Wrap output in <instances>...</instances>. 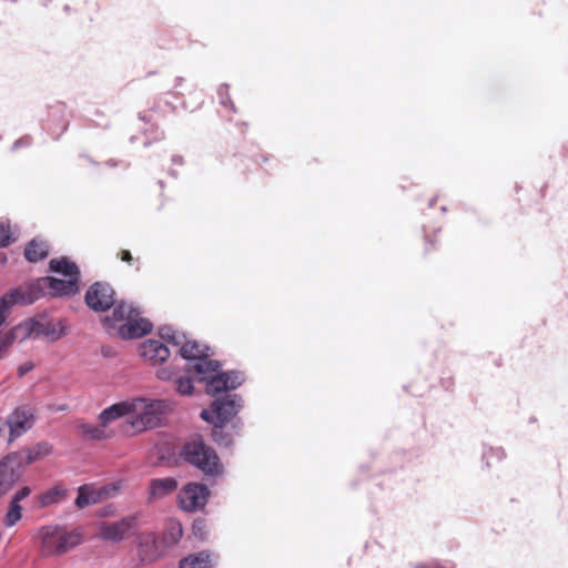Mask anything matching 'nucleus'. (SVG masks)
Instances as JSON below:
<instances>
[{"instance_id": "obj_1", "label": "nucleus", "mask_w": 568, "mask_h": 568, "mask_svg": "<svg viewBox=\"0 0 568 568\" xmlns=\"http://www.w3.org/2000/svg\"><path fill=\"white\" fill-rule=\"evenodd\" d=\"M178 347L180 355L187 361L186 372L192 374L199 382L206 384V393L217 395L223 392L235 389L244 382L243 373L239 371H221V363L210 358L212 353L207 345L196 341H190L185 336Z\"/></svg>"}, {"instance_id": "obj_2", "label": "nucleus", "mask_w": 568, "mask_h": 568, "mask_svg": "<svg viewBox=\"0 0 568 568\" xmlns=\"http://www.w3.org/2000/svg\"><path fill=\"white\" fill-rule=\"evenodd\" d=\"M174 404L169 399H154L148 397L131 398V417L129 427L132 433H143L163 425Z\"/></svg>"}, {"instance_id": "obj_3", "label": "nucleus", "mask_w": 568, "mask_h": 568, "mask_svg": "<svg viewBox=\"0 0 568 568\" xmlns=\"http://www.w3.org/2000/svg\"><path fill=\"white\" fill-rule=\"evenodd\" d=\"M183 460L203 473L204 476L216 478L223 474V465L216 452L205 444L201 436L187 439L180 452Z\"/></svg>"}, {"instance_id": "obj_4", "label": "nucleus", "mask_w": 568, "mask_h": 568, "mask_svg": "<svg viewBox=\"0 0 568 568\" xmlns=\"http://www.w3.org/2000/svg\"><path fill=\"white\" fill-rule=\"evenodd\" d=\"M123 321L125 322L119 326V334L125 339L142 337L152 329L151 322L140 317L139 310L125 302L116 304L112 316H106L103 324L105 327L113 328Z\"/></svg>"}, {"instance_id": "obj_5", "label": "nucleus", "mask_w": 568, "mask_h": 568, "mask_svg": "<svg viewBox=\"0 0 568 568\" xmlns=\"http://www.w3.org/2000/svg\"><path fill=\"white\" fill-rule=\"evenodd\" d=\"M41 552L43 556H60L82 542L79 530H67L60 526H47L40 530Z\"/></svg>"}, {"instance_id": "obj_6", "label": "nucleus", "mask_w": 568, "mask_h": 568, "mask_svg": "<svg viewBox=\"0 0 568 568\" xmlns=\"http://www.w3.org/2000/svg\"><path fill=\"white\" fill-rule=\"evenodd\" d=\"M14 334L21 335V341L45 338L55 342L64 335V329L60 323L50 321L45 315H39L17 325Z\"/></svg>"}, {"instance_id": "obj_7", "label": "nucleus", "mask_w": 568, "mask_h": 568, "mask_svg": "<svg viewBox=\"0 0 568 568\" xmlns=\"http://www.w3.org/2000/svg\"><path fill=\"white\" fill-rule=\"evenodd\" d=\"M243 407L242 397L234 395H225L216 397L212 403V410L203 409L201 418L211 424H224L234 422L239 412Z\"/></svg>"}, {"instance_id": "obj_8", "label": "nucleus", "mask_w": 568, "mask_h": 568, "mask_svg": "<svg viewBox=\"0 0 568 568\" xmlns=\"http://www.w3.org/2000/svg\"><path fill=\"white\" fill-rule=\"evenodd\" d=\"M139 524V515L125 516L116 521L100 523L99 538L113 544L122 541Z\"/></svg>"}, {"instance_id": "obj_9", "label": "nucleus", "mask_w": 568, "mask_h": 568, "mask_svg": "<svg viewBox=\"0 0 568 568\" xmlns=\"http://www.w3.org/2000/svg\"><path fill=\"white\" fill-rule=\"evenodd\" d=\"M87 305L94 312H105L115 304V292L109 283L95 282L84 296Z\"/></svg>"}, {"instance_id": "obj_10", "label": "nucleus", "mask_w": 568, "mask_h": 568, "mask_svg": "<svg viewBox=\"0 0 568 568\" xmlns=\"http://www.w3.org/2000/svg\"><path fill=\"white\" fill-rule=\"evenodd\" d=\"M34 420V409L32 407L28 405L18 406L4 420L10 430L9 440L12 442L31 429Z\"/></svg>"}, {"instance_id": "obj_11", "label": "nucleus", "mask_w": 568, "mask_h": 568, "mask_svg": "<svg viewBox=\"0 0 568 568\" xmlns=\"http://www.w3.org/2000/svg\"><path fill=\"white\" fill-rule=\"evenodd\" d=\"M210 490L203 484L190 483L179 493L180 506L186 511H194L203 508L209 499Z\"/></svg>"}, {"instance_id": "obj_12", "label": "nucleus", "mask_w": 568, "mask_h": 568, "mask_svg": "<svg viewBox=\"0 0 568 568\" xmlns=\"http://www.w3.org/2000/svg\"><path fill=\"white\" fill-rule=\"evenodd\" d=\"M23 467L12 454L7 455L0 462V495L7 494L21 478Z\"/></svg>"}, {"instance_id": "obj_13", "label": "nucleus", "mask_w": 568, "mask_h": 568, "mask_svg": "<svg viewBox=\"0 0 568 568\" xmlns=\"http://www.w3.org/2000/svg\"><path fill=\"white\" fill-rule=\"evenodd\" d=\"M11 292L18 304L29 305L45 294V282L42 278H38L12 288Z\"/></svg>"}, {"instance_id": "obj_14", "label": "nucleus", "mask_w": 568, "mask_h": 568, "mask_svg": "<svg viewBox=\"0 0 568 568\" xmlns=\"http://www.w3.org/2000/svg\"><path fill=\"white\" fill-rule=\"evenodd\" d=\"M139 354L144 359L156 365L162 364L169 358L170 349L164 342L155 338H149L140 344Z\"/></svg>"}, {"instance_id": "obj_15", "label": "nucleus", "mask_w": 568, "mask_h": 568, "mask_svg": "<svg viewBox=\"0 0 568 568\" xmlns=\"http://www.w3.org/2000/svg\"><path fill=\"white\" fill-rule=\"evenodd\" d=\"M116 487H102L98 490L92 489L88 485H83L78 489V496L75 498V506L78 508H84L89 505L98 503L103 497H111L115 495Z\"/></svg>"}, {"instance_id": "obj_16", "label": "nucleus", "mask_w": 568, "mask_h": 568, "mask_svg": "<svg viewBox=\"0 0 568 568\" xmlns=\"http://www.w3.org/2000/svg\"><path fill=\"white\" fill-rule=\"evenodd\" d=\"M45 282V290L52 296H71L79 292V281L77 277L60 280L55 277H42Z\"/></svg>"}, {"instance_id": "obj_17", "label": "nucleus", "mask_w": 568, "mask_h": 568, "mask_svg": "<svg viewBox=\"0 0 568 568\" xmlns=\"http://www.w3.org/2000/svg\"><path fill=\"white\" fill-rule=\"evenodd\" d=\"M231 430L225 429L224 424H213L212 437L213 440L222 447H231L234 443V438L241 435L243 428V422L241 418L235 419L232 423Z\"/></svg>"}, {"instance_id": "obj_18", "label": "nucleus", "mask_w": 568, "mask_h": 568, "mask_svg": "<svg viewBox=\"0 0 568 568\" xmlns=\"http://www.w3.org/2000/svg\"><path fill=\"white\" fill-rule=\"evenodd\" d=\"M50 453L51 445L49 443L42 442L33 445L32 447H28L11 454L17 457V460L20 463V465L26 468L28 465L48 456Z\"/></svg>"}, {"instance_id": "obj_19", "label": "nucleus", "mask_w": 568, "mask_h": 568, "mask_svg": "<svg viewBox=\"0 0 568 568\" xmlns=\"http://www.w3.org/2000/svg\"><path fill=\"white\" fill-rule=\"evenodd\" d=\"M125 416H131V398L104 408L99 415V422L102 426H108L110 423Z\"/></svg>"}, {"instance_id": "obj_20", "label": "nucleus", "mask_w": 568, "mask_h": 568, "mask_svg": "<svg viewBox=\"0 0 568 568\" xmlns=\"http://www.w3.org/2000/svg\"><path fill=\"white\" fill-rule=\"evenodd\" d=\"M178 488V481L173 477L155 478L150 481L149 499L163 498Z\"/></svg>"}, {"instance_id": "obj_21", "label": "nucleus", "mask_w": 568, "mask_h": 568, "mask_svg": "<svg viewBox=\"0 0 568 568\" xmlns=\"http://www.w3.org/2000/svg\"><path fill=\"white\" fill-rule=\"evenodd\" d=\"M139 555L143 561H153L159 554L156 536L153 532L141 534L138 538Z\"/></svg>"}, {"instance_id": "obj_22", "label": "nucleus", "mask_w": 568, "mask_h": 568, "mask_svg": "<svg viewBox=\"0 0 568 568\" xmlns=\"http://www.w3.org/2000/svg\"><path fill=\"white\" fill-rule=\"evenodd\" d=\"M49 254V245L45 241L33 239L24 248V257L31 262L37 263L45 258Z\"/></svg>"}, {"instance_id": "obj_23", "label": "nucleus", "mask_w": 568, "mask_h": 568, "mask_svg": "<svg viewBox=\"0 0 568 568\" xmlns=\"http://www.w3.org/2000/svg\"><path fill=\"white\" fill-rule=\"evenodd\" d=\"M50 270L54 273L64 275L68 278L77 277L80 281V271L75 263L70 262L65 257L54 258L50 261Z\"/></svg>"}, {"instance_id": "obj_24", "label": "nucleus", "mask_w": 568, "mask_h": 568, "mask_svg": "<svg viewBox=\"0 0 568 568\" xmlns=\"http://www.w3.org/2000/svg\"><path fill=\"white\" fill-rule=\"evenodd\" d=\"M180 568H213L211 554L209 551H200L180 561Z\"/></svg>"}, {"instance_id": "obj_25", "label": "nucleus", "mask_w": 568, "mask_h": 568, "mask_svg": "<svg viewBox=\"0 0 568 568\" xmlns=\"http://www.w3.org/2000/svg\"><path fill=\"white\" fill-rule=\"evenodd\" d=\"M106 426L94 425V424H82L80 426L81 434L87 439H95V440H102L110 437V434L105 429Z\"/></svg>"}, {"instance_id": "obj_26", "label": "nucleus", "mask_w": 568, "mask_h": 568, "mask_svg": "<svg viewBox=\"0 0 568 568\" xmlns=\"http://www.w3.org/2000/svg\"><path fill=\"white\" fill-rule=\"evenodd\" d=\"M67 490L62 486H54L40 496V504L43 507L59 504L65 498Z\"/></svg>"}, {"instance_id": "obj_27", "label": "nucleus", "mask_w": 568, "mask_h": 568, "mask_svg": "<svg viewBox=\"0 0 568 568\" xmlns=\"http://www.w3.org/2000/svg\"><path fill=\"white\" fill-rule=\"evenodd\" d=\"M159 335L162 342H168L173 346H179L182 342H185V334L174 329L172 326L161 327Z\"/></svg>"}, {"instance_id": "obj_28", "label": "nucleus", "mask_w": 568, "mask_h": 568, "mask_svg": "<svg viewBox=\"0 0 568 568\" xmlns=\"http://www.w3.org/2000/svg\"><path fill=\"white\" fill-rule=\"evenodd\" d=\"M506 457V454L501 447H487L483 449V460L486 466L490 468L495 463L501 462Z\"/></svg>"}, {"instance_id": "obj_29", "label": "nucleus", "mask_w": 568, "mask_h": 568, "mask_svg": "<svg viewBox=\"0 0 568 568\" xmlns=\"http://www.w3.org/2000/svg\"><path fill=\"white\" fill-rule=\"evenodd\" d=\"M21 506L20 503L10 500L9 509L4 516L3 524L6 527L14 526L21 519Z\"/></svg>"}, {"instance_id": "obj_30", "label": "nucleus", "mask_w": 568, "mask_h": 568, "mask_svg": "<svg viewBox=\"0 0 568 568\" xmlns=\"http://www.w3.org/2000/svg\"><path fill=\"white\" fill-rule=\"evenodd\" d=\"M183 530L179 521H170L166 526L165 539L171 544H176L182 537Z\"/></svg>"}, {"instance_id": "obj_31", "label": "nucleus", "mask_w": 568, "mask_h": 568, "mask_svg": "<svg viewBox=\"0 0 568 568\" xmlns=\"http://www.w3.org/2000/svg\"><path fill=\"white\" fill-rule=\"evenodd\" d=\"M217 95L220 100V104L224 108L230 109L232 112H235V105L232 102L230 94H229V85L223 83L217 89Z\"/></svg>"}, {"instance_id": "obj_32", "label": "nucleus", "mask_w": 568, "mask_h": 568, "mask_svg": "<svg viewBox=\"0 0 568 568\" xmlns=\"http://www.w3.org/2000/svg\"><path fill=\"white\" fill-rule=\"evenodd\" d=\"M175 390L181 395H191L193 383L191 377L180 376L175 379Z\"/></svg>"}, {"instance_id": "obj_33", "label": "nucleus", "mask_w": 568, "mask_h": 568, "mask_svg": "<svg viewBox=\"0 0 568 568\" xmlns=\"http://www.w3.org/2000/svg\"><path fill=\"white\" fill-rule=\"evenodd\" d=\"M17 304L18 302L10 290L2 297H0V317L6 320V312H8L13 305Z\"/></svg>"}, {"instance_id": "obj_34", "label": "nucleus", "mask_w": 568, "mask_h": 568, "mask_svg": "<svg viewBox=\"0 0 568 568\" xmlns=\"http://www.w3.org/2000/svg\"><path fill=\"white\" fill-rule=\"evenodd\" d=\"M14 241L16 239L10 231V225L4 222H0V247H7Z\"/></svg>"}, {"instance_id": "obj_35", "label": "nucleus", "mask_w": 568, "mask_h": 568, "mask_svg": "<svg viewBox=\"0 0 568 568\" xmlns=\"http://www.w3.org/2000/svg\"><path fill=\"white\" fill-rule=\"evenodd\" d=\"M18 338L21 339V335H16L14 327H13L4 336L0 337V344H1L2 348L6 351L11 345V343Z\"/></svg>"}, {"instance_id": "obj_36", "label": "nucleus", "mask_w": 568, "mask_h": 568, "mask_svg": "<svg viewBox=\"0 0 568 568\" xmlns=\"http://www.w3.org/2000/svg\"><path fill=\"white\" fill-rule=\"evenodd\" d=\"M31 494V489L30 487L28 486H24L22 488H20L13 496H12V500L17 501V503H21L23 499H26L27 497H29V495Z\"/></svg>"}, {"instance_id": "obj_37", "label": "nucleus", "mask_w": 568, "mask_h": 568, "mask_svg": "<svg viewBox=\"0 0 568 568\" xmlns=\"http://www.w3.org/2000/svg\"><path fill=\"white\" fill-rule=\"evenodd\" d=\"M156 377L161 381H169L173 377V372L169 367H162L158 369Z\"/></svg>"}, {"instance_id": "obj_38", "label": "nucleus", "mask_w": 568, "mask_h": 568, "mask_svg": "<svg viewBox=\"0 0 568 568\" xmlns=\"http://www.w3.org/2000/svg\"><path fill=\"white\" fill-rule=\"evenodd\" d=\"M29 144H30L29 139L22 138V139L16 140L14 143L12 144L11 149H12V151H14V150H18L21 146H27Z\"/></svg>"}, {"instance_id": "obj_39", "label": "nucleus", "mask_w": 568, "mask_h": 568, "mask_svg": "<svg viewBox=\"0 0 568 568\" xmlns=\"http://www.w3.org/2000/svg\"><path fill=\"white\" fill-rule=\"evenodd\" d=\"M32 368H33V364L31 362H27V363H24V364L19 366V375L23 376L28 372H30Z\"/></svg>"}, {"instance_id": "obj_40", "label": "nucleus", "mask_w": 568, "mask_h": 568, "mask_svg": "<svg viewBox=\"0 0 568 568\" xmlns=\"http://www.w3.org/2000/svg\"><path fill=\"white\" fill-rule=\"evenodd\" d=\"M435 568H455V564L453 561H434Z\"/></svg>"}, {"instance_id": "obj_41", "label": "nucleus", "mask_w": 568, "mask_h": 568, "mask_svg": "<svg viewBox=\"0 0 568 568\" xmlns=\"http://www.w3.org/2000/svg\"><path fill=\"white\" fill-rule=\"evenodd\" d=\"M410 568H435L434 561L410 564Z\"/></svg>"}, {"instance_id": "obj_42", "label": "nucleus", "mask_w": 568, "mask_h": 568, "mask_svg": "<svg viewBox=\"0 0 568 568\" xmlns=\"http://www.w3.org/2000/svg\"><path fill=\"white\" fill-rule=\"evenodd\" d=\"M50 410L52 412H63V410H67L69 408V406L67 404H62V405H50Z\"/></svg>"}, {"instance_id": "obj_43", "label": "nucleus", "mask_w": 568, "mask_h": 568, "mask_svg": "<svg viewBox=\"0 0 568 568\" xmlns=\"http://www.w3.org/2000/svg\"><path fill=\"white\" fill-rule=\"evenodd\" d=\"M121 258L124 262H131L132 261V255H131V253L129 251H123Z\"/></svg>"}, {"instance_id": "obj_44", "label": "nucleus", "mask_w": 568, "mask_h": 568, "mask_svg": "<svg viewBox=\"0 0 568 568\" xmlns=\"http://www.w3.org/2000/svg\"><path fill=\"white\" fill-rule=\"evenodd\" d=\"M172 161H173V163H175V164H182V163H183V160H182V158H181V156H173V158H172Z\"/></svg>"}, {"instance_id": "obj_45", "label": "nucleus", "mask_w": 568, "mask_h": 568, "mask_svg": "<svg viewBox=\"0 0 568 568\" xmlns=\"http://www.w3.org/2000/svg\"><path fill=\"white\" fill-rule=\"evenodd\" d=\"M163 136H164L163 132L156 130L154 140H161V139H163Z\"/></svg>"}, {"instance_id": "obj_46", "label": "nucleus", "mask_w": 568, "mask_h": 568, "mask_svg": "<svg viewBox=\"0 0 568 568\" xmlns=\"http://www.w3.org/2000/svg\"><path fill=\"white\" fill-rule=\"evenodd\" d=\"M4 428H6L4 419L0 418V434L4 430Z\"/></svg>"}, {"instance_id": "obj_47", "label": "nucleus", "mask_w": 568, "mask_h": 568, "mask_svg": "<svg viewBox=\"0 0 568 568\" xmlns=\"http://www.w3.org/2000/svg\"><path fill=\"white\" fill-rule=\"evenodd\" d=\"M106 164L111 168L116 165V163L113 160L108 161Z\"/></svg>"}, {"instance_id": "obj_48", "label": "nucleus", "mask_w": 568, "mask_h": 568, "mask_svg": "<svg viewBox=\"0 0 568 568\" xmlns=\"http://www.w3.org/2000/svg\"><path fill=\"white\" fill-rule=\"evenodd\" d=\"M436 197H433L430 201H429V207H433L435 202H436Z\"/></svg>"}, {"instance_id": "obj_49", "label": "nucleus", "mask_w": 568, "mask_h": 568, "mask_svg": "<svg viewBox=\"0 0 568 568\" xmlns=\"http://www.w3.org/2000/svg\"><path fill=\"white\" fill-rule=\"evenodd\" d=\"M149 144H150V141H149V139H146V140L144 141V145H145V146H148Z\"/></svg>"}, {"instance_id": "obj_50", "label": "nucleus", "mask_w": 568, "mask_h": 568, "mask_svg": "<svg viewBox=\"0 0 568 568\" xmlns=\"http://www.w3.org/2000/svg\"><path fill=\"white\" fill-rule=\"evenodd\" d=\"M3 323H4V318L0 317V327L2 326Z\"/></svg>"}, {"instance_id": "obj_51", "label": "nucleus", "mask_w": 568, "mask_h": 568, "mask_svg": "<svg viewBox=\"0 0 568 568\" xmlns=\"http://www.w3.org/2000/svg\"><path fill=\"white\" fill-rule=\"evenodd\" d=\"M176 81H178V84H181L182 78H178Z\"/></svg>"}]
</instances>
